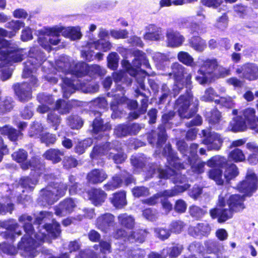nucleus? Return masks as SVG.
Here are the masks:
<instances>
[{"label":"nucleus","instance_id":"nucleus-1","mask_svg":"<svg viewBox=\"0 0 258 258\" xmlns=\"http://www.w3.org/2000/svg\"><path fill=\"white\" fill-rule=\"evenodd\" d=\"M55 69L62 79L61 89L64 97L69 98L76 90H82L87 92L94 93L99 89L97 84H87L78 78L88 74V65L84 62L74 63L68 56H60L56 61Z\"/></svg>","mask_w":258,"mask_h":258},{"label":"nucleus","instance_id":"nucleus-2","mask_svg":"<svg viewBox=\"0 0 258 258\" xmlns=\"http://www.w3.org/2000/svg\"><path fill=\"white\" fill-rule=\"evenodd\" d=\"M163 154L166 156L169 167L166 169H162L159 165L153 164L149 166V169L146 171V178L148 179L157 174L160 178H171L174 183L183 184L177 185L172 189L159 192L161 197H171L178 195L187 189L190 185L187 183V179L185 176L180 171L184 169V165L180 162V159L171 148L170 145L165 146Z\"/></svg>","mask_w":258,"mask_h":258},{"label":"nucleus","instance_id":"nucleus-3","mask_svg":"<svg viewBox=\"0 0 258 258\" xmlns=\"http://www.w3.org/2000/svg\"><path fill=\"white\" fill-rule=\"evenodd\" d=\"M171 72L169 75L174 78V84L172 90L175 97L180 90L185 86L186 90L185 94L181 95L176 100L175 108L177 110L179 115L181 118H189L195 114L197 111L199 100L194 98L188 91L192 89L191 74H188L184 80L182 77L186 74V69L178 62L173 63L171 67Z\"/></svg>","mask_w":258,"mask_h":258},{"label":"nucleus","instance_id":"nucleus-4","mask_svg":"<svg viewBox=\"0 0 258 258\" xmlns=\"http://www.w3.org/2000/svg\"><path fill=\"white\" fill-rule=\"evenodd\" d=\"M48 63L45 59L43 53L39 51L37 48H32L29 50V58L24 63L23 77L30 78L29 83H17L13 86L15 94L21 102H26L32 98V90L37 87L39 84L33 75L37 68L42 65L44 69Z\"/></svg>","mask_w":258,"mask_h":258},{"label":"nucleus","instance_id":"nucleus-5","mask_svg":"<svg viewBox=\"0 0 258 258\" xmlns=\"http://www.w3.org/2000/svg\"><path fill=\"white\" fill-rule=\"evenodd\" d=\"M113 78L116 83L117 90L121 92V94H116L114 96V101L110 105L111 109L113 111L111 117L116 118L121 117L122 113L119 110V105L120 104H125L131 109H135L138 106V103L135 100L127 99L123 96L124 94L123 91L125 86H130L132 82V80L126 76V74L122 73L115 72L112 74Z\"/></svg>","mask_w":258,"mask_h":258},{"label":"nucleus","instance_id":"nucleus-6","mask_svg":"<svg viewBox=\"0 0 258 258\" xmlns=\"http://www.w3.org/2000/svg\"><path fill=\"white\" fill-rule=\"evenodd\" d=\"M42 230L43 231H41L42 230H40L38 233L31 234L30 236H28V239L25 241V245L29 246L31 249H34L36 251V254L34 256L31 255L29 253L30 252L26 250L24 248H20L24 250L30 257H35L37 255L38 250H40V249H38V250L37 249L39 248L42 243L48 240V236L55 238L58 237L61 233L59 224L54 220L52 221V224L45 225Z\"/></svg>","mask_w":258,"mask_h":258},{"label":"nucleus","instance_id":"nucleus-7","mask_svg":"<svg viewBox=\"0 0 258 258\" xmlns=\"http://www.w3.org/2000/svg\"><path fill=\"white\" fill-rule=\"evenodd\" d=\"M9 32L0 28V61L3 63H14L21 61L25 54L24 50L4 39Z\"/></svg>","mask_w":258,"mask_h":258},{"label":"nucleus","instance_id":"nucleus-8","mask_svg":"<svg viewBox=\"0 0 258 258\" xmlns=\"http://www.w3.org/2000/svg\"><path fill=\"white\" fill-rule=\"evenodd\" d=\"M134 54L135 59L133 61V66L128 60L125 59L122 61L121 64L126 70L127 74L131 76L136 77L139 87L142 89H144V80L145 77L142 76L139 78L140 74L138 72V69L142 64L146 68H149L150 64L146 59L145 53L143 51L137 50L134 51Z\"/></svg>","mask_w":258,"mask_h":258},{"label":"nucleus","instance_id":"nucleus-9","mask_svg":"<svg viewBox=\"0 0 258 258\" xmlns=\"http://www.w3.org/2000/svg\"><path fill=\"white\" fill-rule=\"evenodd\" d=\"M116 143L117 142L106 143L102 145H96L90 154V157L92 159H95L103 155H106L108 158H112L117 164L122 163L126 159V156L123 152L118 151L117 149L114 147Z\"/></svg>","mask_w":258,"mask_h":258},{"label":"nucleus","instance_id":"nucleus-10","mask_svg":"<svg viewBox=\"0 0 258 258\" xmlns=\"http://www.w3.org/2000/svg\"><path fill=\"white\" fill-rule=\"evenodd\" d=\"M197 63L200 68L195 79L199 84L204 85L208 82L207 75L212 74L217 69V61L215 59H204L203 57H199Z\"/></svg>","mask_w":258,"mask_h":258},{"label":"nucleus","instance_id":"nucleus-11","mask_svg":"<svg viewBox=\"0 0 258 258\" xmlns=\"http://www.w3.org/2000/svg\"><path fill=\"white\" fill-rule=\"evenodd\" d=\"M174 116L173 112L164 114L162 116V122L166 124ZM165 125L159 126L158 132L152 131L149 135L148 140L149 143L153 146L156 144L157 148H160L166 140L165 134Z\"/></svg>","mask_w":258,"mask_h":258},{"label":"nucleus","instance_id":"nucleus-12","mask_svg":"<svg viewBox=\"0 0 258 258\" xmlns=\"http://www.w3.org/2000/svg\"><path fill=\"white\" fill-rule=\"evenodd\" d=\"M111 43L106 40H97L93 42H88L86 47L81 51V55L83 58L88 61L93 59L94 52L92 49L106 52L111 49Z\"/></svg>","mask_w":258,"mask_h":258},{"label":"nucleus","instance_id":"nucleus-13","mask_svg":"<svg viewBox=\"0 0 258 258\" xmlns=\"http://www.w3.org/2000/svg\"><path fill=\"white\" fill-rule=\"evenodd\" d=\"M14 160L20 164L21 167L23 170L31 168V170L36 169H40L43 167V164L40 163V160L37 157L31 159L29 161H26L27 158V153L24 150H19L14 152L12 155Z\"/></svg>","mask_w":258,"mask_h":258},{"label":"nucleus","instance_id":"nucleus-14","mask_svg":"<svg viewBox=\"0 0 258 258\" xmlns=\"http://www.w3.org/2000/svg\"><path fill=\"white\" fill-rule=\"evenodd\" d=\"M67 189V185L63 183H53L42 190L41 192L48 204H52L64 195Z\"/></svg>","mask_w":258,"mask_h":258},{"label":"nucleus","instance_id":"nucleus-15","mask_svg":"<svg viewBox=\"0 0 258 258\" xmlns=\"http://www.w3.org/2000/svg\"><path fill=\"white\" fill-rule=\"evenodd\" d=\"M233 211L227 207L224 198L220 196L218 200V207L210 211V214L213 218H218L219 223L224 222L232 218Z\"/></svg>","mask_w":258,"mask_h":258},{"label":"nucleus","instance_id":"nucleus-16","mask_svg":"<svg viewBox=\"0 0 258 258\" xmlns=\"http://www.w3.org/2000/svg\"><path fill=\"white\" fill-rule=\"evenodd\" d=\"M19 222L24 224V229L26 233L25 235L22 238L21 242L18 244L19 248H24L27 251L30 252V254L34 256L36 254V251L34 249H31L29 246L25 245V241L28 239V236L33 233V227L31 224L32 218L27 215H23L19 218Z\"/></svg>","mask_w":258,"mask_h":258},{"label":"nucleus","instance_id":"nucleus-17","mask_svg":"<svg viewBox=\"0 0 258 258\" xmlns=\"http://www.w3.org/2000/svg\"><path fill=\"white\" fill-rule=\"evenodd\" d=\"M257 178L251 170H248L245 180L237 185V189L247 196H250L257 187Z\"/></svg>","mask_w":258,"mask_h":258},{"label":"nucleus","instance_id":"nucleus-18","mask_svg":"<svg viewBox=\"0 0 258 258\" xmlns=\"http://www.w3.org/2000/svg\"><path fill=\"white\" fill-rule=\"evenodd\" d=\"M200 135L204 138L202 142L207 146L209 150L220 149L222 140L219 134L211 132L209 129H206L202 130Z\"/></svg>","mask_w":258,"mask_h":258},{"label":"nucleus","instance_id":"nucleus-19","mask_svg":"<svg viewBox=\"0 0 258 258\" xmlns=\"http://www.w3.org/2000/svg\"><path fill=\"white\" fill-rule=\"evenodd\" d=\"M237 74L248 81H254L258 79V66L252 62L245 63L236 70Z\"/></svg>","mask_w":258,"mask_h":258},{"label":"nucleus","instance_id":"nucleus-20","mask_svg":"<svg viewBox=\"0 0 258 258\" xmlns=\"http://www.w3.org/2000/svg\"><path fill=\"white\" fill-rule=\"evenodd\" d=\"M54 27L55 26L51 28H44L41 30V32L44 35L49 37L48 38L43 36H40L38 38L39 43L48 51L51 50L50 45H56L59 44L60 41V39H59L60 33L55 34L52 33L50 31V29Z\"/></svg>","mask_w":258,"mask_h":258},{"label":"nucleus","instance_id":"nucleus-21","mask_svg":"<svg viewBox=\"0 0 258 258\" xmlns=\"http://www.w3.org/2000/svg\"><path fill=\"white\" fill-rule=\"evenodd\" d=\"M51 32L53 34H57L61 33V35L72 40L79 39L82 37L80 31V28L79 27H58L55 26L53 29H50Z\"/></svg>","mask_w":258,"mask_h":258},{"label":"nucleus","instance_id":"nucleus-22","mask_svg":"<svg viewBox=\"0 0 258 258\" xmlns=\"http://www.w3.org/2000/svg\"><path fill=\"white\" fill-rule=\"evenodd\" d=\"M123 179L125 180L126 185H128L134 181L131 175L124 172L121 176H119L118 175L113 176L111 180L108 181L104 185V188L106 190H113L121 186Z\"/></svg>","mask_w":258,"mask_h":258},{"label":"nucleus","instance_id":"nucleus-23","mask_svg":"<svg viewBox=\"0 0 258 258\" xmlns=\"http://www.w3.org/2000/svg\"><path fill=\"white\" fill-rule=\"evenodd\" d=\"M166 36L167 46L171 47H178L185 41L184 37L179 32L170 29L167 30Z\"/></svg>","mask_w":258,"mask_h":258},{"label":"nucleus","instance_id":"nucleus-24","mask_svg":"<svg viewBox=\"0 0 258 258\" xmlns=\"http://www.w3.org/2000/svg\"><path fill=\"white\" fill-rule=\"evenodd\" d=\"M145 31L144 38L146 40L159 41L164 38V33L162 28L154 24L147 26Z\"/></svg>","mask_w":258,"mask_h":258},{"label":"nucleus","instance_id":"nucleus-25","mask_svg":"<svg viewBox=\"0 0 258 258\" xmlns=\"http://www.w3.org/2000/svg\"><path fill=\"white\" fill-rule=\"evenodd\" d=\"M43 169L44 166L43 165L42 169H38L37 168L33 170L34 173H31V175L34 176L33 178L29 176L22 177L19 181V183L22 187L30 191L33 190L38 181L37 176H40L42 173V171Z\"/></svg>","mask_w":258,"mask_h":258},{"label":"nucleus","instance_id":"nucleus-26","mask_svg":"<svg viewBox=\"0 0 258 258\" xmlns=\"http://www.w3.org/2000/svg\"><path fill=\"white\" fill-rule=\"evenodd\" d=\"M76 206L74 200L72 199H67L55 207V213L58 216H66L71 213Z\"/></svg>","mask_w":258,"mask_h":258},{"label":"nucleus","instance_id":"nucleus-27","mask_svg":"<svg viewBox=\"0 0 258 258\" xmlns=\"http://www.w3.org/2000/svg\"><path fill=\"white\" fill-rule=\"evenodd\" d=\"M240 116H242L244 121L248 126V127L252 130H256V117L255 115V110L253 108H247L242 111Z\"/></svg>","mask_w":258,"mask_h":258},{"label":"nucleus","instance_id":"nucleus-28","mask_svg":"<svg viewBox=\"0 0 258 258\" xmlns=\"http://www.w3.org/2000/svg\"><path fill=\"white\" fill-rule=\"evenodd\" d=\"M89 200L96 206L101 205L107 198V194L101 188H93L88 192Z\"/></svg>","mask_w":258,"mask_h":258},{"label":"nucleus","instance_id":"nucleus-29","mask_svg":"<svg viewBox=\"0 0 258 258\" xmlns=\"http://www.w3.org/2000/svg\"><path fill=\"white\" fill-rule=\"evenodd\" d=\"M244 196L238 195H234L230 197L227 204V207L231 209L233 212H238L244 208L243 202Z\"/></svg>","mask_w":258,"mask_h":258},{"label":"nucleus","instance_id":"nucleus-30","mask_svg":"<svg viewBox=\"0 0 258 258\" xmlns=\"http://www.w3.org/2000/svg\"><path fill=\"white\" fill-rule=\"evenodd\" d=\"M114 216L110 213H106L99 216L96 221L97 227L102 231L106 232L113 224Z\"/></svg>","mask_w":258,"mask_h":258},{"label":"nucleus","instance_id":"nucleus-31","mask_svg":"<svg viewBox=\"0 0 258 258\" xmlns=\"http://www.w3.org/2000/svg\"><path fill=\"white\" fill-rule=\"evenodd\" d=\"M37 98L40 103L41 104L37 108V111L40 113L47 112L50 108L48 105H52L54 101L52 96L42 93L39 94Z\"/></svg>","mask_w":258,"mask_h":258},{"label":"nucleus","instance_id":"nucleus-32","mask_svg":"<svg viewBox=\"0 0 258 258\" xmlns=\"http://www.w3.org/2000/svg\"><path fill=\"white\" fill-rule=\"evenodd\" d=\"M107 178V175L105 172L100 169H94L87 175L88 181L93 184L101 183Z\"/></svg>","mask_w":258,"mask_h":258},{"label":"nucleus","instance_id":"nucleus-33","mask_svg":"<svg viewBox=\"0 0 258 258\" xmlns=\"http://www.w3.org/2000/svg\"><path fill=\"white\" fill-rule=\"evenodd\" d=\"M135 92H136V96L137 97H139V96H141L142 98L140 100L141 105V107H140L139 110L138 111H136L131 112L130 113L131 117H132L133 119L137 118L140 116V114H143L145 112H146L147 107H148V98L146 96H145L143 94L140 93V92L138 89L136 90Z\"/></svg>","mask_w":258,"mask_h":258},{"label":"nucleus","instance_id":"nucleus-34","mask_svg":"<svg viewBox=\"0 0 258 258\" xmlns=\"http://www.w3.org/2000/svg\"><path fill=\"white\" fill-rule=\"evenodd\" d=\"M0 134L7 136L10 140L12 141L18 140L22 136L21 131H18L9 125L0 127Z\"/></svg>","mask_w":258,"mask_h":258},{"label":"nucleus","instance_id":"nucleus-35","mask_svg":"<svg viewBox=\"0 0 258 258\" xmlns=\"http://www.w3.org/2000/svg\"><path fill=\"white\" fill-rule=\"evenodd\" d=\"M110 200L113 206L117 209H121L127 204L126 195L123 191L113 194Z\"/></svg>","mask_w":258,"mask_h":258},{"label":"nucleus","instance_id":"nucleus-36","mask_svg":"<svg viewBox=\"0 0 258 258\" xmlns=\"http://www.w3.org/2000/svg\"><path fill=\"white\" fill-rule=\"evenodd\" d=\"M206 116L211 127L217 129L220 128L219 124L221 120V115L220 112L217 109L207 112Z\"/></svg>","mask_w":258,"mask_h":258},{"label":"nucleus","instance_id":"nucleus-37","mask_svg":"<svg viewBox=\"0 0 258 258\" xmlns=\"http://www.w3.org/2000/svg\"><path fill=\"white\" fill-rule=\"evenodd\" d=\"M248 126L244 121L242 116L240 115L234 117L229 125V128L234 132L243 131Z\"/></svg>","mask_w":258,"mask_h":258},{"label":"nucleus","instance_id":"nucleus-38","mask_svg":"<svg viewBox=\"0 0 258 258\" xmlns=\"http://www.w3.org/2000/svg\"><path fill=\"white\" fill-rule=\"evenodd\" d=\"M210 231V228L207 224H198L194 227H190L188 231L190 234L194 237L201 236L207 235Z\"/></svg>","mask_w":258,"mask_h":258},{"label":"nucleus","instance_id":"nucleus-39","mask_svg":"<svg viewBox=\"0 0 258 258\" xmlns=\"http://www.w3.org/2000/svg\"><path fill=\"white\" fill-rule=\"evenodd\" d=\"M94 115H96V117L92 123V131L94 133H98L99 132L107 131L111 129V125L109 123L103 124L102 120L98 118V116L100 115V112L97 111L94 113Z\"/></svg>","mask_w":258,"mask_h":258},{"label":"nucleus","instance_id":"nucleus-40","mask_svg":"<svg viewBox=\"0 0 258 258\" xmlns=\"http://www.w3.org/2000/svg\"><path fill=\"white\" fill-rule=\"evenodd\" d=\"M64 155L63 151L56 149H50L43 154V156L53 163H57L61 160V157Z\"/></svg>","mask_w":258,"mask_h":258},{"label":"nucleus","instance_id":"nucleus-41","mask_svg":"<svg viewBox=\"0 0 258 258\" xmlns=\"http://www.w3.org/2000/svg\"><path fill=\"white\" fill-rule=\"evenodd\" d=\"M152 58L157 68L160 70H163L169 63V57L165 54L155 52L153 54Z\"/></svg>","mask_w":258,"mask_h":258},{"label":"nucleus","instance_id":"nucleus-42","mask_svg":"<svg viewBox=\"0 0 258 258\" xmlns=\"http://www.w3.org/2000/svg\"><path fill=\"white\" fill-rule=\"evenodd\" d=\"M117 219L119 224L126 229H132L134 226V218L127 213L119 214L117 217Z\"/></svg>","mask_w":258,"mask_h":258},{"label":"nucleus","instance_id":"nucleus-43","mask_svg":"<svg viewBox=\"0 0 258 258\" xmlns=\"http://www.w3.org/2000/svg\"><path fill=\"white\" fill-rule=\"evenodd\" d=\"M189 46L198 52H202L207 47L206 41L199 36H195L189 39Z\"/></svg>","mask_w":258,"mask_h":258},{"label":"nucleus","instance_id":"nucleus-44","mask_svg":"<svg viewBox=\"0 0 258 258\" xmlns=\"http://www.w3.org/2000/svg\"><path fill=\"white\" fill-rule=\"evenodd\" d=\"M6 226L7 231L5 234L7 239L10 238L13 240L15 235H17L18 236L21 235V230L18 229L19 226L18 223L16 222H9L6 224Z\"/></svg>","mask_w":258,"mask_h":258},{"label":"nucleus","instance_id":"nucleus-45","mask_svg":"<svg viewBox=\"0 0 258 258\" xmlns=\"http://www.w3.org/2000/svg\"><path fill=\"white\" fill-rule=\"evenodd\" d=\"M187 161L190 165L191 170L193 173L199 174L204 172L205 163L199 158L191 159L189 158Z\"/></svg>","mask_w":258,"mask_h":258},{"label":"nucleus","instance_id":"nucleus-46","mask_svg":"<svg viewBox=\"0 0 258 258\" xmlns=\"http://www.w3.org/2000/svg\"><path fill=\"white\" fill-rule=\"evenodd\" d=\"M246 148L252 152L248 157V162L251 164H256L258 163V146L254 143H248Z\"/></svg>","mask_w":258,"mask_h":258},{"label":"nucleus","instance_id":"nucleus-47","mask_svg":"<svg viewBox=\"0 0 258 258\" xmlns=\"http://www.w3.org/2000/svg\"><path fill=\"white\" fill-rule=\"evenodd\" d=\"M177 57L181 62L187 66H189L192 68H195L197 66V61H194L193 57L186 52H179L178 53Z\"/></svg>","mask_w":258,"mask_h":258},{"label":"nucleus","instance_id":"nucleus-48","mask_svg":"<svg viewBox=\"0 0 258 258\" xmlns=\"http://www.w3.org/2000/svg\"><path fill=\"white\" fill-rule=\"evenodd\" d=\"M228 159L235 162H242L245 160V156L241 150L235 148L229 153Z\"/></svg>","mask_w":258,"mask_h":258},{"label":"nucleus","instance_id":"nucleus-49","mask_svg":"<svg viewBox=\"0 0 258 258\" xmlns=\"http://www.w3.org/2000/svg\"><path fill=\"white\" fill-rule=\"evenodd\" d=\"M43 130V127L41 123L38 121L34 122L30 126L28 134L30 137L39 138L41 136V133Z\"/></svg>","mask_w":258,"mask_h":258},{"label":"nucleus","instance_id":"nucleus-50","mask_svg":"<svg viewBox=\"0 0 258 258\" xmlns=\"http://www.w3.org/2000/svg\"><path fill=\"white\" fill-rule=\"evenodd\" d=\"M93 143L91 138H88L83 141L79 142L75 147V151L78 154H83L86 149L90 147Z\"/></svg>","mask_w":258,"mask_h":258},{"label":"nucleus","instance_id":"nucleus-51","mask_svg":"<svg viewBox=\"0 0 258 258\" xmlns=\"http://www.w3.org/2000/svg\"><path fill=\"white\" fill-rule=\"evenodd\" d=\"M67 124L72 129H79L83 124V121L78 116H70L67 118Z\"/></svg>","mask_w":258,"mask_h":258},{"label":"nucleus","instance_id":"nucleus-52","mask_svg":"<svg viewBox=\"0 0 258 258\" xmlns=\"http://www.w3.org/2000/svg\"><path fill=\"white\" fill-rule=\"evenodd\" d=\"M239 174L238 169L234 164L228 165L224 172V176L227 180H229L237 176Z\"/></svg>","mask_w":258,"mask_h":258},{"label":"nucleus","instance_id":"nucleus-53","mask_svg":"<svg viewBox=\"0 0 258 258\" xmlns=\"http://www.w3.org/2000/svg\"><path fill=\"white\" fill-rule=\"evenodd\" d=\"M147 234L148 232L146 230L139 229L134 232L131 235H129L128 240L135 239L136 242L142 243L145 241Z\"/></svg>","mask_w":258,"mask_h":258},{"label":"nucleus","instance_id":"nucleus-54","mask_svg":"<svg viewBox=\"0 0 258 258\" xmlns=\"http://www.w3.org/2000/svg\"><path fill=\"white\" fill-rule=\"evenodd\" d=\"M106 70L97 64L88 66V74L90 77L98 75L102 76L105 75Z\"/></svg>","mask_w":258,"mask_h":258},{"label":"nucleus","instance_id":"nucleus-55","mask_svg":"<svg viewBox=\"0 0 258 258\" xmlns=\"http://www.w3.org/2000/svg\"><path fill=\"white\" fill-rule=\"evenodd\" d=\"M222 171L220 169L214 168L208 172V176L216 181L217 184L222 185L223 180L222 178Z\"/></svg>","mask_w":258,"mask_h":258},{"label":"nucleus","instance_id":"nucleus-56","mask_svg":"<svg viewBox=\"0 0 258 258\" xmlns=\"http://www.w3.org/2000/svg\"><path fill=\"white\" fill-rule=\"evenodd\" d=\"M147 158L144 155L142 156H132L131 159L132 165L135 167L137 170L141 169L144 166L146 162Z\"/></svg>","mask_w":258,"mask_h":258},{"label":"nucleus","instance_id":"nucleus-57","mask_svg":"<svg viewBox=\"0 0 258 258\" xmlns=\"http://www.w3.org/2000/svg\"><path fill=\"white\" fill-rule=\"evenodd\" d=\"M119 56L116 52H111L107 56L108 67L111 70H116L118 65Z\"/></svg>","mask_w":258,"mask_h":258},{"label":"nucleus","instance_id":"nucleus-58","mask_svg":"<svg viewBox=\"0 0 258 258\" xmlns=\"http://www.w3.org/2000/svg\"><path fill=\"white\" fill-rule=\"evenodd\" d=\"M188 27V31L192 34H201L205 32V28L196 24V23H185L182 27Z\"/></svg>","mask_w":258,"mask_h":258},{"label":"nucleus","instance_id":"nucleus-59","mask_svg":"<svg viewBox=\"0 0 258 258\" xmlns=\"http://www.w3.org/2000/svg\"><path fill=\"white\" fill-rule=\"evenodd\" d=\"M219 95L212 87L207 88L204 94L201 97V100L205 102H211L214 100L215 97H218Z\"/></svg>","mask_w":258,"mask_h":258},{"label":"nucleus","instance_id":"nucleus-60","mask_svg":"<svg viewBox=\"0 0 258 258\" xmlns=\"http://www.w3.org/2000/svg\"><path fill=\"white\" fill-rule=\"evenodd\" d=\"M69 192L71 195L80 194L82 191L81 188L80 187L81 185L79 184L76 182V178L73 175L69 176Z\"/></svg>","mask_w":258,"mask_h":258},{"label":"nucleus","instance_id":"nucleus-61","mask_svg":"<svg viewBox=\"0 0 258 258\" xmlns=\"http://www.w3.org/2000/svg\"><path fill=\"white\" fill-rule=\"evenodd\" d=\"M71 108V104L64 100H59L55 104V109L61 114L69 112Z\"/></svg>","mask_w":258,"mask_h":258},{"label":"nucleus","instance_id":"nucleus-62","mask_svg":"<svg viewBox=\"0 0 258 258\" xmlns=\"http://www.w3.org/2000/svg\"><path fill=\"white\" fill-rule=\"evenodd\" d=\"M114 133L115 135L121 137L130 135L129 127L125 124H119L114 128Z\"/></svg>","mask_w":258,"mask_h":258},{"label":"nucleus","instance_id":"nucleus-63","mask_svg":"<svg viewBox=\"0 0 258 258\" xmlns=\"http://www.w3.org/2000/svg\"><path fill=\"white\" fill-rule=\"evenodd\" d=\"M132 193L136 197L148 196L150 195L149 189L145 186H137L132 189Z\"/></svg>","mask_w":258,"mask_h":258},{"label":"nucleus","instance_id":"nucleus-64","mask_svg":"<svg viewBox=\"0 0 258 258\" xmlns=\"http://www.w3.org/2000/svg\"><path fill=\"white\" fill-rule=\"evenodd\" d=\"M110 36L116 39H125L128 37V32L126 30H110Z\"/></svg>","mask_w":258,"mask_h":258}]
</instances>
